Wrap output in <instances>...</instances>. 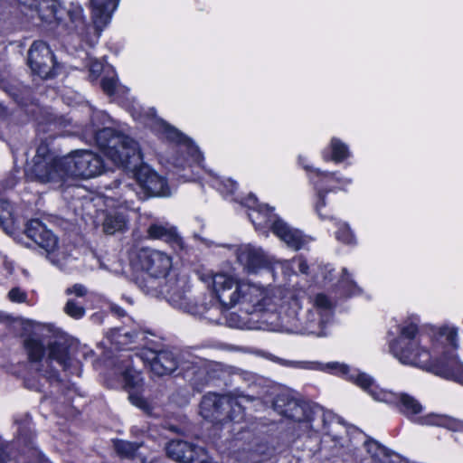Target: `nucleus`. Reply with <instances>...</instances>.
Masks as SVG:
<instances>
[{
  "instance_id": "1",
  "label": "nucleus",
  "mask_w": 463,
  "mask_h": 463,
  "mask_svg": "<svg viewBox=\"0 0 463 463\" xmlns=\"http://www.w3.org/2000/svg\"><path fill=\"white\" fill-rule=\"evenodd\" d=\"M213 285L216 293V298L209 297L208 301L201 304L195 303L198 307H205L203 314H194L204 317L209 321L220 323V316L222 309H228L235 305H241L243 316L237 313H231L226 317V323L230 327L241 329H251L248 319L249 315H256L261 319L270 330V326L265 321L275 313L278 307V301H280V289H265L257 285L244 281H238L226 274H215L213 277Z\"/></svg>"
},
{
  "instance_id": "2",
  "label": "nucleus",
  "mask_w": 463,
  "mask_h": 463,
  "mask_svg": "<svg viewBox=\"0 0 463 463\" xmlns=\"http://www.w3.org/2000/svg\"><path fill=\"white\" fill-rule=\"evenodd\" d=\"M420 319L407 317V364L423 368L463 384V364L455 354L458 346L456 327L444 326L431 332V353L420 344Z\"/></svg>"
},
{
  "instance_id": "3",
  "label": "nucleus",
  "mask_w": 463,
  "mask_h": 463,
  "mask_svg": "<svg viewBox=\"0 0 463 463\" xmlns=\"http://www.w3.org/2000/svg\"><path fill=\"white\" fill-rule=\"evenodd\" d=\"M136 265L148 275L147 279H138V286L146 294L162 296L175 307L190 314L204 313L205 307L194 304L187 296L184 280L175 278L165 279L172 267L169 255L157 250L141 248L136 254Z\"/></svg>"
},
{
  "instance_id": "4",
  "label": "nucleus",
  "mask_w": 463,
  "mask_h": 463,
  "mask_svg": "<svg viewBox=\"0 0 463 463\" xmlns=\"http://www.w3.org/2000/svg\"><path fill=\"white\" fill-rule=\"evenodd\" d=\"M71 345L69 336L58 332L47 343L48 356L43 358L45 347L38 337L32 335L24 342L31 362V369L47 382L59 380L58 372L52 366V361H55L64 371L71 367V359L69 354Z\"/></svg>"
},
{
  "instance_id": "5",
  "label": "nucleus",
  "mask_w": 463,
  "mask_h": 463,
  "mask_svg": "<svg viewBox=\"0 0 463 463\" xmlns=\"http://www.w3.org/2000/svg\"><path fill=\"white\" fill-rule=\"evenodd\" d=\"M254 401L255 398L246 395L234 397L230 394L208 392L201 400L199 413L204 420L213 424L241 422L245 417L244 404Z\"/></svg>"
},
{
  "instance_id": "6",
  "label": "nucleus",
  "mask_w": 463,
  "mask_h": 463,
  "mask_svg": "<svg viewBox=\"0 0 463 463\" xmlns=\"http://www.w3.org/2000/svg\"><path fill=\"white\" fill-rule=\"evenodd\" d=\"M96 142L115 165L124 168H136L142 161L138 144L116 130L105 128L96 132Z\"/></svg>"
},
{
  "instance_id": "7",
  "label": "nucleus",
  "mask_w": 463,
  "mask_h": 463,
  "mask_svg": "<svg viewBox=\"0 0 463 463\" xmlns=\"http://www.w3.org/2000/svg\"><path fill=\"white\" fill-rule=\"evenodd\" d=\"M265 321L270 326L272 331L304 333L318 336L326 335L322 327L328 322L314 309L307 313L304 322L300 321L296 309L289 307L281 297L280 301H278L277 310L270 317H265Z\"/></svg>"
},
{
  "instance_id": "8",
  "label": "nucleus",
  "mask_w": 463,
  "mask_h": 463,
  "mask_svg": "<svg viewBox=\"0 0 463 463\" xmlns=\"http://www.w3.org/2000/svg\"><path fill=\"white\" fill-rule=\"evenodd\" d=\"M322 370L332 371L334 373L354 382L376 401L398 404L401 411L402 412V408L405 405L404 393L397 394L390 391H377L374 386L373 379L370 375L364 373H360L357 370H351V368L345 364H340L337 362L327 363L323 366Z\"/></svg>"
},
{
  "instance_id": "9",
  "label": "nucleus",
  "mask_w": 463,
  "mask_h": 463,
  "mask_svg": "<svg viewBox=\"0 0 463 463\" xmlns=\"http://www.w3.org/2000/svg\"><path fill=\"white\" fill-rule=\"evenodd\" d=\"M103 170L104 163L99 155L90 150H76L61 157L59 183L70 176L92 178Z\"/></svg>"
},
{
  "instance_id": "10",
  "label": "nucleus",
  "mask_w": 463,
  "mask_h": 463,
  "mask_svg": "<svg viewBox=\"0 0 463 463\" xmlns=\"http://www.w3.org/2000/svg\"><path fill=\"white\" fill-rule=\"evenodd\" d=\"M61 157L51 152L46 143H41L33 158V165L27 169V177L39 183H59Z\"/></svg>"
},
{
  "instance_id": "11",
  "label": "nucleus",
  "mask_w": 463,
  "mask_h": 463,
  "mask_svg": "<svg viewBox=\"0 0 463 463\" xmlns=\"http://www.w3.org/2000/svg\"><path fill=\"white\" fill-rule=\"evenodd\" d=\"M273 208L267 204L260 205L257 211L249 213V217L255 226H262V224L270 222L272 232L284 241L288 247L298 250L301 249L307 242L302 232L289 226L286 222L277 216H269L262 218V212H269Z\"/></svg>"
},
{
  "instance_id": "12",
  "label": "nucleus",
  "mask_w": 463,
  "mask_h": 463,
  "mask_svg": "<svg viewBox=\"0 0 463 463\" xmlns=\"http://www.w3.org/2000/svg\"><path fill=\"white\" fill-rule=\"evenodd\" d=\"M234 254L237 262L247 274H257L262 269H272V259L260 248L251 244L236 247Z\"/></svg>"
},
{
  "instance_id": "13",
  "label": "nucleus",
  "mask_w": 463,
  "mask_h": 463,
  "mask_svg": "<svg viewBox=\"0 0 463 463\" xmlns=\"http://www.w3.org/2000/svg\"><path fill=\"white\" fill-rule=\"evenodd\" d=\"M273 409L279 414L295 421L311 422L315 414L310 405L292 398L288 393H280L275 398Z\"/></svg>"
},
{
  "instance_id": "14",
  "label": "nucleus",
  "mask_w": 463,
  "mask_h": 463,
  "mask_svg": "<svg viewBox=\"0 0 463 463\" xmlns=\"http://www.w3.org/2000/svg\"><path fill=\"white\" fill-rule=\"evenodd\" d=\"M423 411V406L415 398L407 395V417L420 425H436L449 428L452 430H463V421L449 418L445 415L430 413L424 416H417Z\"/></svg>"
},
{
  "instance_id": "15",
  "label": "nucleus",
  "mask_w": 463,
  "mask_h": 463,
  "mask_svg": "<svg viewBox=\"0 0 463 463\" xmlns=\"http://www.w3.org/2000/svg\"><path fill=\"white\" fill-rule=\"evenodd\" d=\"M28 64L42 79L53 76L54 57L49 46L42 41L34 42L28 52Z\"/></svg>"
},
{
  "instance_id": "16",
  "label": "nucleus",
  "mask_w": 463,
  "mask_h": 463,
  "mask_svg": "<svg viewBox=\"0 0 463 463\" xmlns=\"http://www.w3.org/2000/svg\"><path fill=\"white\" fill-rule=\"evenodd\" d=\"M20 4L28 6L31 14H27L32 19L35 16L41 23L52 24L59 23L65 10L57 0H17Z\"/></svg>"
},
{
  "instance_id": "17",
  "label": "nucleus",
  "mask_w": 463,
  "mask_h": 463,
  "mask_svg": "<svg viewBox=\"0 0 463 463\" xmlns=\"http://www.w3.org/2000/svg\"><path fill=\"white\" fill-rule=\"evenodd\" d=\"M168 458L179 463H206L207 454L203 448L184 440H171L167 443Z\"/></svg>"
},
{
  "instance_id": "18",
  "label": "nucleus",
  "mask_w": 463,
  "mask_h": 463,
  "mask_svg": "<svg viewBox=\"0 0 463 463\" xmlns=\"http://www.w3.org/2000/svg\"><path fill=\"white\" fill-rule=\"evenodd\" d=\"M139 356L145 363L149 364L152 373L157 376L170 374L177 368V358L168 350L154 351L143 349Z\"/></svg>"
},
{
  "instance_id": "19",
  "label": "nucleus",
  "mask_w": 463,
  "mask_h": 463,
  "mask_svg": "<svg viewBox=\"0 0 463 463\" xmlns=\"http://www.w3.org/2000/svg\"><path fill=\"white\" fill-rule=\"evenodd\" d=\"M139 186L152 196H169L170 190L165 179L158 175L148 165H140L135 172Z\"/></svg>"
},
{
  "instance_id": "20",
  "label": "nucleus",
  "mask_w": 463,
  "mask_h": 463,
  "mask_svg": "<svg viewBox=\"0 0 463 463\" xmlns=\"http://www.w3.org/2000/svg\"><path fill=\"white\" fill-rule=\"evenodd\" d=\"M24 233L47 255L52 254L58 248L57 237L39 220H31L26 223Z\"/></svg>"
},
{
  "instance_id": "21",
  "label": "nucleus",
  "mask_w": 463,
  "mask_h": 463,
  "mask_svg": "<svg viewBox=\"0 0 463 463\" xmlns=\"http://www.w3.org/2000/svg\"><path fill=\"white\" fill-rule=\"evenodd\" d=\"M119 0H90L92 19L96 38H99L103 28L109 23L111 14L117 8Z\"/></svg>"
},
{
  "instance_id": "22",
  "label": "nucleus",
  "mask_w": 463,
  "mask_h": 463,
  "mask_svg": "<svg viewBox=\"0 0 463 463\" xmlns=\"http://www.w3.org/2000/svg\"><path fill=\"white\" fill-rule=\"evenodd\" d=\"M146 235L151 240H160L174 248L183 249L184 243L176 228L168 222H153L146 230Z\"/></svg>"
},
{
  "instance_id": "23",
  "label": "nucleus",
  "mask_w": 463,
  "mask_h": 463,
  "mask_svg": "<svg viewBox=\"0 0 463 463\" xmlns=\"http://www.w3.org/2000/svg\"><path fill=\"white\" fill-rule=\"evenodd\" d=\"M159 131L166 139L183 145L186 147L187 152L193 157L194 161L199 163L203 159V155L198 147L193 143L191 139L185 137L178 129L168 125L165 121L158 123Z\"/></svg>"
},
{
  "instance_id": "24",
  "label": "nucleus",
  "mask_w": 463,
  "mask_h": 463,
  "mask_svg": "<svg viewBox=\"0 0 463 463\" xmlns=\"http://www.w3.org/2000/svg\"><path fill=\"white\" fill-rule=\"evenodd\" d=\"M405 326L403 323H398L395 319L391 321L388 330L389 349L391 354L402 364H405L404 349Z\"/></svg>"
},
{
  "instance_id": "25",
  "label": "nucleus",
  "mask_w": 463,
  "mask_h": 463,
  "mask_svg": "<svg viewBox=\"0 0 463 463\" xmlns=\"http://www.w3.org/2000/svg\"><path fill=\"white\" fill-rule=\"evenodd\" d=\"M66 14L69 17V21L65 24L67 29L83 39H88L89 26L83 16V8L80 5H71Z\"/></svg>"
},
{
  "instance_id": "26",
  "label": "nucleus",
  "mask_w": 463,
  "mask_h": 463,
  "mask_svg": "<svg viewBox=\"0 0 463 463\" xmlns=\"http://www.w3.org/2000/svg\"><path fill=\"white\" fill-rule=\"evenodd\" d=\"M367 452L371 456V463H398L399 457L377 441L367 440L364 442Z\"/></svg>"
},
{
  "instance_id": "27",
  "label": "nucleus",
  "mask_w": 463,
  "mask_h": 463,
  "mask_svg": "<svg viewBox=\"0 0 463 463\" xmlns=\"http://www.w3.org/2000/svg\"><path fill=\"white\" fill-rule=\"evenodd\" d=\"M126 225V219L122 214H108L103 222V230L107 234H114L122 231Z\"/></svg>"
},
{
  "instance_id": "28",
  "label": "nucleus",
  "mask_w": 463,
  "mask_h": 463,
  "mask_svg": "<svg viewBox=\"0 0 463 463\" xmlns=\"http://www.w3.org/2000/svg\"><path fill=\"white\" fill-rule=\"evenodd\" d=\"M330 147L332 151V160L335 163L344 161L350 155L348 146L337 137L331 139Z\"/></svg>"
},
{
  "instance_id": "29",
  "label": "nucleus",
  "mask_w": 463,
  "mask_h": 463,
  "mask_svg": "<svg viewBox=\"0 0 463 463\" xmlns=\"http://www.w3.org/2000/svg\"><path fill=\"white\" fill-rule=\"evenodd\" d=\"M314 307V310L319 313L320 317H324L329 321L333 314V304L326 295L317 294L315 298Z\"/></svg>"
},
{
  "instance_id": "30",
  "label": "nucleus",
  "mask_w": 463,
  "mask_h": 463,
  "mask_svg": "<svg viewBox=\"0 0 463 463\" xmlns=\"http://www.w3.org/2000/svg\"><path fill=\"white\" fill-rule=\"evenodd\" d=\"M339 287L343 292L348 296L355 295L361 291L356 283L351 279L350 274L345 268L342 270Z\"/></svg>"
},
{
  "instance_id": "31",
  "label": "nucleus",
  "mask_w": 463,
  "mask_h": 463,
  "mask_svg": "<svg viewBox=\"0 0 463 463\" xmlns=\"http://www.w3.org/2000/svg\"><path fill=\"white\" fill-rule=\"evenodd\" d=\"M138 448V444L125 440H117L114 443L116 452L123 458L133 457Z\"/></svg>"
},
{
  "instance_id": "32",
  "label": "nucleus",
  "mask_w": 463,
  "mask_h": 463,
  "mask_svg": "<svg viewBox=\"0 0 463 463\" xmlns=\"http://www.w3.org/2000/svg\"><path fill=\"white\" fill-rule=\"evenodd\" d=\"M331 190L319 189L317 192V202L316 203V211L321 219H329L331 217V212L324 210L328 204L327 194Z\"/></svg>"
},
{
  "instance_id": "33",
  "label": "nucleus",
  "mask_w": 463,
  "mask_h": 463,
  "mask_svg": "<svg viewBox=\"0 0 463 463\" xmlns=\"http://www.w3.org/2000/svg\"><path fill=\"white\" fill-rule=\"evenodd\" d=\"M16 459L14 446L0 438V463H11Z\"/></svg>"
},
{
  "instance_id": "34",
  "label": "nucleus",
  "mask_w": 463,
  "mask_h": 463,
  "mask_svg": "<svg viewBox=\"0 0 463 463\" xmlns=\"http://www.w3.org/2000/svg\"><path fill=\"white\" fill-rule=\"evenodd\" d=\"M121 374L126 387L135 388L138 386L139 383L142 381L140 373L130 368L129 365L125 366Z\"/></svg>"
},
{
  "instance_id": "35",
  "label": "nucleus",
  "mask_w": 463,
  "mask_h": 463,
  "mask_svg": "<svg viewBox=\"0 0 463 463\" xmlns=\"http://www.w3.org/2000/svg\"><path fill=\"white\" fill-rule=\"evenodd\" d=\"M64 312L75 319L81 318L85 315V308L73 299H69L64 306Z\"/></svg>"
},
{
  "instance_id": "36",
  "label": "nucleus",
  "mask_w": 463,
  "mask_h": 463,
  "mask_svg": "<svg viewBox=\"0 0 463 463\" xmlns=\"http://www.w3.org/2000/svg\"><path fill=\"white\" fill-rule=\"evenodd\" d=\"M336 239L346 244H352L354 242V236L350 230V227L346 223H340L338 230L335 234Z\"/></svg>"
},
{
  "instance_id": "37",
  "label": "nucleus",
  "mask_w": 463,
  "mask_h": 463,
  "mask_svg": "<svg viewBox=\"0 0 463 463\" xmlns=\"http://www.w3.org/2000/svg\"><path fill=\"white\" fill-rule=\"evenodd\" d=\"M316 173L317 174V175H321L322 180L326 184L331 183L333 181L339 183V184H340L339 188H344L345 186L350 184L352 182V180L350 178L337 177L335 173H328V172L322 173L319 170H316Z\"/></svg>"
},
{
  "instance_id": "38",
  "label": "nucleus",
  "mask_w": 463,
  "mask_h": 463,
  "mask_svg": "<svg viewBox=\"0 0 463 463\" xmlns=\"http://www.w3.org/2000/svg\"><path fill=\"white\" fill-rule=\"evenodd\" d=\"M193 384L197 391H201L205 385L210 383V377L206 369H199L196 371L194 378L192 379Z\"/></svg>"
},
{
  "instance_id": "39",
  "label": "nucleus",
  "mask_w": 463,
  "mask_h": 463,
  "mask_svg": "<svg viewBox=\"0 0 463 463\" xmlns=\"http://www.w3.org/2000/svg\"><path fill=\"white\" fill-rule=\"evenodd\" d=\"M8 298L12 302L23 303L25 302L27 295L19 288H14L9 291Z\"/></svg>"
},
{
  "instance_id": "40",
  "label": "nucleus",
  "mask_w": 463,
  "mask_h": 463,
  "mask_svg": "<svg viewBox=\"0 0 463 463\" xmlns=\"http://www.w3.org/2000/svg\"><path fill=\"white\" fill-rule=\"evenodd\" d=\"M117 80L114 78H104L101 80V87L108 95H112L115 92Z\"/></svg>"
},
{
  "instance_id": "41",
  "label": "nucleus",
  "mask_w": 463,
  "mask_h": 463,
  "mask_svg": "<svg viewBox=\"0 0 463 463\" xmlns=\"http://www.w3.org/2000/svg\"><path fill=\"white\" fill-rule=\"evenodd\" d=\"M279 362L282 365L295 367V368H302V369H312L314 368L310 363L307 362H296V361H288L284 359H279Z\"/></svg>"
},
{
  "instance_id": "42",
  "label": "nucleus",
  "mask_w": 463,
  "mask_h": 463,
  "mask_svg": "<svg viewBox=\"0 0 463 463\" xmlns=\"http://www.w3.org/2000/svg\"><path fill=\"white\" fill-rule=\"evenodd\" d=\"M87 288L81 284H75L72 287L68 288L66 289L67 295L74 294L75 296L80 298L84 297L87 294Z\"/></svg>"
},
{
  "instance_id": "43",
  "label": "nucleus",
  "mask_w": 463,
  "mask_h": 463,
  "mask_svg": "<svg viewBox=\"0 0 463 463\" xmlns=\"http://www.w3.org/2000/svg\"><path fill=\"white\" fill-rule=\"evenodd\" d=\"M10 215V204L7 201L0 200V224Z\"/></svg>"
},
{
  "instance_id": "44",
  "label": "nucleus",
  "mask_w": 463,
  "mask_h": 463,
  "mask_svg": "<svg viewBox=\"0 0 463 463\" xmlns=\"http://www.w3.org/2000/svg\"><path fill=\"white\" fill-rule=\"evenodd\" d=\"M24 383L28 389L34 390L37 392H42L44 386V384L40 380H33L31 378H26Z\"/></svg>"
},
{
  "instance_id": "45",
  "label": "nucleus",
  "mask_w": 463,
  "mask_h": 463,
  "mask_svg": "<svg viewBox=\"0 0 463 463\" xmlns=\"http://www.w3.org/2000/svg\"><path fill=\"white\" fill-rule=\"evenodd\" d=\"M221 185L222 186V187H220L221 191L222 193H227V194H233L234 190L237 188V184L231 179H226V180L222 181Z\"/></svg>"
},
{
  "instance_id": "46",
  "label": "nucleus",
  "mask_w": 463,
  "mask_h": 463,
  "mask_svg": "<svg viewBox=\"0 0 463 463\" xmlns=\"http://www.w3.org/2000/svg\"><path fill=\"white\" fill-rule=\"evenodd\" d=\"M128 399L132 404H134L137 407H139L141 409H146L147 406L146 400H144L142 397L138 396L137 394L130 393L128 396Z\"/></svg>"
},
{
  "instance_id": "47",
  "label": "nucleus",
  "mask_w": 463,
  "mask_h": 463,
  "mask_svg": "<svg viewBox=\"0 0 463 463\" xmlns=\"http://www.w3.org/2000/svg\"><path fill=\"white\" fill-rule=\"evenodd\" d=\"M264 458L265 457L262 454L250 452L246 460L247 463H260L264 459Z\"/></svg>"
},
{
  "instance_id": "48",
  "label": "nucleus",
  "mask_w": 463,
  "mask_h": 463,
  "mask_svg": "<svg viewBox=\"0 0 463 463\" xmlns=\"http://www.w3.org/2000/svg\"><path fill=\"white\" fill-rule=\"evenodd\" d=\"M298 270L303 273V274H307V270H308V266L306 262V260H302V259H298Z\"/></svg>"
},
{
  "instance_id": "49",
  "label": "nucleus",
  "mask_w": 463,
  "mask_h": 463,
  "mask_svg": "<svg viewBox=\"0 0 463 463\" xmlns=\"http://www.w3.org/2000/svg\"><path fill=\"white\" fill-rule=\"evenodd\" d=\"M8 91H9L10 95L14 97V99L15 100H20L21 96H22L23 94H27V93H29V90H28L27 88H24V89H23V90H21V93H18V92H16V91H13V90H8Z\"/></svg>"
},
{
  "instance_id": "50",
  "label": "nucleus",
  "mask_w": 463,
  "mask_h": 463,
  "mask_svg": "<svg viewBox=\"0 0 463 463\" xmlns=\"http://www.w3.org/2000/svg\"><path fill=\"white\" fill-rule=\"evenodd\" d=\"M33 455L36 457V462L35 463H47V460L44 458V457L39 453L36 450L32 451Z\"/></svg>"
},
{
  "instance_id": "51",
  "label": "nucleus",
  "mask_w": 463,
  "mask_h": 463,
  "mask_svg": "<svg viewBox=\"0 0 463 463\" xmlns=\"http://www.w3.org/2000/svg\"><path fill=\"white\" fill-rule=\"evenodd\" d=\"M112 312L117 314L118 317H124L126 315V312L123 308L118 306H114L111 307Z\"/></svg>"
},
{
  "instance_id": "52",
  "label": "nucleus",
  "mask_w": 463,
  "mask_h": 463,
  "mask_svg": "<svg viewBox=\"0 0 463 463\" xmlns=\"http://www.w3.org/2000/svg\"><path fill=\"white\" fill-rule=\"evenodd\" d=\"M250 199L252 200V203L253 204L255 203V202L257 201V199L253 196V195H250Z\"/></svg>"
},
{
  "instance_id": "53",
  "label": "nucleus",
  "mask_w": 463,
  "mask_h": 463,
  "mask_svg": "<svg viewBox=\"0 0 463 463\" xmlns=\"http://www.w3.org/2000/svg\"><path fill=\"white\" fill-rule=\"evenodd\" d=\"M126 188L128 189L127 193H132L133 192L130 186L126 185Z\"/></svg>"
},
{
  "instance_id": "54",
  "label": "nucleus",
  "mask_w": 463,
  "mask_h": 463,
  "mask_svg": "<svg viewBox=\"0 0 463 463\" xmlns=\"http://www.w3.org/2000/svg\"><path fill=\"white\" fill-rule=\"evenodd\" d=\"M126 335L127 336H129V337H132V335L128 334V333H126Z\"/></svg>"
}]
</instances>
